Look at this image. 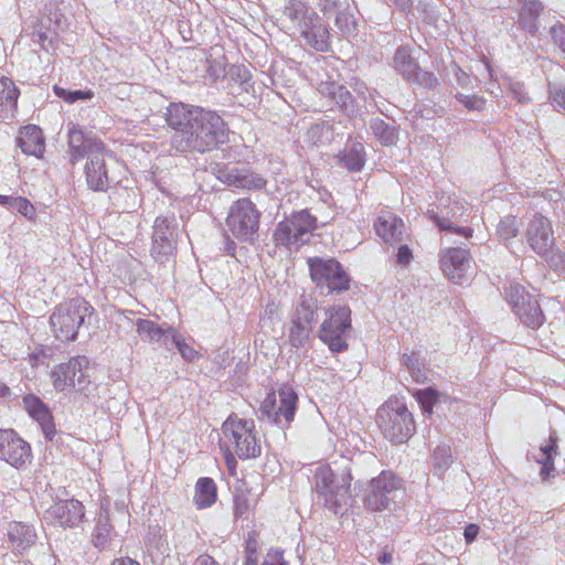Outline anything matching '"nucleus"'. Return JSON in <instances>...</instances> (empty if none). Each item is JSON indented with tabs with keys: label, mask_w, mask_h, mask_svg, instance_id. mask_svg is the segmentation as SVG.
Masks as SVG:
<instances>
[{
	"label": "nucleus",
	"mask_w": 565,
	"mask_h": 565,
	"mask_svg": "<svg viewBox=\"0 0 565 565\" xmlns=\"http://www.w3.org/2000/svg\"><path fill=\"white\" fill-rule=\"evenodd\" d=\"M195 114L191 130L173 135L171 145L177 151L205 152L228 141L230 128L217 113L202 108Z\"/></svg>",
	"instance_id": "nucleus-1"
},
{
	"label": "nucleus",
	"mask_w": 565,
	"mask_h": 565,
	"mask_svg": "<svg viewBox=\"0 0 565 565\" xmlns=\"http://www.w3.org/2000/svg\"><path fill=\"white\" fill-rule=\"evenodd\" d=\"M223 448L230 469L236 467L235 456L241 460L254 459L262 454V439L253 419L232 414L222 425Z\"/></svg>",
	"instance_id": "nucleus-2"
},
{
	"label": "nucleus",
	"mask_w": 565,
	"mask_h": 565,
	"mask_svg": "<svg viewBox=\"0 0 565 565\" xmlns=\"http://www.w3.org/2000/svg\"><path fill=\"white\" fill-rule=\"evenodd\" d=\"M282 15L300 33L308 45L319 52H328L330 47L328 26L319 15L309 10L301 0H288L282 9Z\"/></svg>",
	"instance_id": "nucleus-3"
},
{
	"label": "nucleus",
	"mask_w": 565,
	"mask_h": 565,
	"mask_svg": "<svg viewBox=\"0 0 565 565\" xmlns=\"http://www.w3.org/2000/svg\"><path fill=\"white\" fill-rule=\"evenodd\" d=\"M351 470L348 467L333 471L330 467H318L315 472V486L319 501L334 513L351 500Z\"/></svg>",
	"instance_id": "nucleus-4"
},
{
	"label": "nucleus",
	"mask_w": 565,
	"mask_h": 565,
	"mask_svg": "<svg viewBox=\"0 0 565 565\" xmlns=\"http://www.w3.org/2000/svg\"><path fill=\"white\" fill-rule=\"evenodd\" d=\"M376 423L383 436L395 444L407 441L415 430L412 413L398 398H390L377 409Z\"/></svg>",
	"instance_id": "nucleus-5"
},
{
	"label": "nucleus",
	"mask_w": 565,
	"mask_h": 565,
	"mask_svg": "<svg viewBox=\"0 0 565 565\" xmlns=\"http://www.w3.org/2000/svg\"><path fill=\"white\" fill-rule=\"evenodd\" d=\"M93 312L94 308L85 299L73 298L56 307L50 318L51 328L57 339L74 340L85 318Z\"/></svg>",
	"instance_id": "nucleus-6"
},
{
	"label": "nucleus",
	"mask_w": 565,
	"mask_h": 565,
	"mask_svg": "<svg viewBox=\"0 0 565 565\" xmlns=\"http://www.w3.org/2000/svg\"><path fill=\"white\" fill-rule=\"evenodd\" d=\"M351 329V309L344 305L324 309V318L318 331V338L333 353L348 350V334Z\"/></svg>",
	"instance_id": "nucleus-7"
},
{
	"label": "nucleus",
	"mask_w": 565,
	"mask_h": 565,
	"mask_svg": "<svg viewBox=\"0 0 565 565\" xmlns=\"http://www.w3.org/2000/svg\"><path fill=\"white\" fill-rule=\"evenodd\" d=\"M316 217L306 210L292 213L278 223L274 233L275 241L289 249L299 248L309 241L316 228Z\"/></svg>",
	"instance_id": "nucleus-8"
},
{
	"label": "nucleus",
	"mask_w": 565,
	"mask_h": 565,
	"mask_svg": "<svg viewBox=\"0 0 565 565\" xmlns=\"http://www.w3.org/2000/svg\"><path fill=\"white\" fill-rule=\"evenodd\" d=\"M399 479L392 472L383 471L373 478L366 490L364 504L372 511L392 510L402 498Z\"/></svg>",
	"instance_id": "nucleus-9"
},
{
	"label": "nucleus",
	"mask_w": 565,
	"mask_h": 565,
	"mask_svg": "<svg viewBox=\"0 0 565 565\" xmlns=\"http://www.w3.org/2000/svg\"><path fill=\"white\" fill-rule=\"evenodd\" d=\"M505 299L520 321L533 330L539 329L545 317L539 301L523 286L511 284L505 288Z\"/></svg>",
	"instance_id": "nucleus-10"
},
{
	"label": "nucleus",
	"mask_w": 565,
	"mask_h": 565,
	"mask_svg": "<svg viewBox=\"0 0 565 565\" xmlns=\"http://www.w3.org/2000/svg\"><path fill=\"white\" fill-rule=\"evenodd\" d=\"M260 213L249 199H239L230 209L227 226L239 241H252L259 228Z\"/></svg>",
	"instance_id": "nucleus-11"
},
{
	"label": "nucleus",
	"mask_w": 565,
	"mask_h": 565,
	"mask_svg": "<svg viewBox=\"0 0 565 565\" xmlns=\"http://www.w3.org/2000/svg\"><path fill=\"white\" fill-rule=\"evenodd\" d=\"M309 269L312 280L321 290L326 288L328 294H331L349 289L350 278L337 260L309 259Z\"/></svg>",
	"instance_id": "nucleus-12"
},
{
	"label": "nucleus",
	"mask_w": 565,
	"mask_h": 565,
	"mask_svg": "<svg viewBox=\"0 0 565 565\" xmlns=\"http://www.w3.org/2000/svg\"><path fill=\"white\" fill-rule=\"evenodd\" d=\"M298 396L288 386L281 387L278 393L269 394L260 406L262 415L267 417L280 428H287L294 420Z\"/></svg>",
	"instance_id": "nucleus-13"
},
{
	"label": "nucleus",
	"mask_w": 565,
	"mask_h": 565,
	"mask_svg": "<svg viewBox=\"0 0 565 565\" xmlns=\"http://www.w3.org/2000/svg\"><path fill=\"white\" fill-rule=\"evenodd\" d=\"M88 359L83 355L72 358L66 363H61L52 371L53 385L57 391L74 388L84 391L89 384L87 374Z\"/></svg>",
	"instance_id": "nucleus-14"
},
{
	"label": "nucleus",
	"mask_w": 565,
	"mask_h": 565,
	"mask_svg": "<svg viewBox=\"0 0 565 565\" xmlns=\"http://www.w3.org/2000/svg\"><path fill=\"white\" fill-rule=\"evenodd\" d=\"M439 263L443 273L457 285L468 282L475 274L473 258L467 249L448 247L439 253Z\"/></svg>",
	"instance_id": "nucleus-15"
},
{
	"label": "nucleus",
	"mask_w": 565,
	"mask_h": 565,
	"mask_svg": "<svg viewBox=\"0 0 565 565\" xmlns=\"http://www.w3.org/2000/svg\"><path fill=\"white\" fill-rule=\"evenodd\" d=\"M31 447L25 440L13 429H0V460L22 469L31 462Z\"/></svg>",
	"instance_id": "nucleus-16"
},
{
	"label": "nucleus",
	"mask_w": 565,
	"mask_h": 565,
	"mask_svg": "<svg viewBox=\"0 0 565 565\" xmlns=\"http://www.w3.org/2000/svg\"><path fill=\"white\" fill-rule=\"evenodd\" d=\"M177 246L175 221L159 216L154 221L152 234V257L163 263L171 256Z\"/></svg>",
	"instance_id": "nucleus-17"
},
{
	"label": "nucleus",
	"mask_w": 565,
	"mask_h": 565,
	"mask_svg": "<svg viewBox=\"0 0 565 565\" xmlns=\"http://www.w3.org/2000/svg\"><path fill=\"white\" fill-rule=\"evenodd\" d=\"M68 147L71 162L74 166L78 160L93 153L105 152V146L92 131H85L73 122L67 125Z\"/></svg>",
	"instance_id": "nucleus-18"
},
{
	"label": "nucleus",
	"mask_w": 565,
	"mask_h": 565,
	"mask_svg": "<svg viewBox=\"0 0 565 565\" xmlns=\"http://www.w3.org/2000/svg\"><path fill=\"white\" fill-rule=\"evenodd\" d=\"M85 516L83 503L75 499L60 500L51 505L44 513L46 521L56 523L63 527L77 526Z\"/></svg>",
	"instance_id": "nucleus-19"
},
{
	"label": "nucleus",
	"mask_w": 565,
	"mask_h": 565,
	"mask_svg": "<svg viewBox=\"0 0 565 565\" xmlns=\"http://www.w3.org/2000/svg\"><path fill=\"white\" fill-rule=\"evenodd\" d=\"M526 241L537 255H548L554 246L551 222L543 215H534L526 230Z\"/></svg>",
	"instance_id": "nucleus-20"
},
{
	"label": "nucleus",
	"mask_w": 565,
	"mask_h": 565,
	"mask_svg": "<svg viewBox=\"0 0 565 565\" xmlns=\"http://www.w3.org/2000/svg\"><path fill=\"white\" fill-rule=\"evenodd\" d=\"M374 228L384 243L394 246L409 238L408 227L404 221L391 212L379 215Z\"/></svg>",
	"instance_id": "nucleus-21"
},
{
	"label": "nucleus",
	"mask_w": 565,
	"mask_h": 565,
	"mask_svg": "<svg viewBox=\"0 0 565 565\" xmlns=\"http://www.w3.org/2000/svg\"><path fill=\"white\" fill-rule=\"evenodd\" d=\"M217 178L230 186L245 190H260L267 183L266 179L260 174L236 167L220 169Z\"/></svg>",
	"instance_id": "nucleus-22"
},
{
	"label": "nucleus",
	"mask_w": 565,
	"mask_h": 565,
	"mask_svg": "<svg viewBox=\"0 0 565 565\" xmlns=\"http://www.w3.org/2000/svg\"><path fill=\"white\" fill-rule=\"evenodd\" d=\"M109 501L104 499L100 503V509L95 520V525L92 532L90 542L94 547L98 550H107L110 547L116 532L114 526L110 524L109 515Z\"/></svg>",
	"instance_id": "nucleus-23"
},
{
	"label": "nucleus",
	"mask_w": 565,
	"mask_h": 565,
	"mask_svg": "<svg viewBox=\"0 0 565 565\" xmlns=\"http://www.w3.org/2000/svg\"><path fill=\"white\" fill-rule=\"evenodd\" d=\"M9 547L19 555H23L36 542V533L32 525L23 522H11L7 529Z\"/></svg>",
	"instance_id": "nucleus-24"
},
{
	"label": "nucleus",
	"mask_w": 565,
	"mask_h": 565,
	"mask_svg": "<svg viewBox=\"0 0 565 565\" xmlns=\"http://www.w3.org/2000/svg\"><path fill=\"white\" fill-rule=\"evenodd\" d=\"M202 107L191 106L183 103H172L167 107L166 121L169 127L174 129L175 134H185L191 130L194 122L195 110Z\"/></svg>",
	"instance_id": "nucleus-25"
},
{
	"label": "nucleus",
	"mask_w": 565,
	"mask_h": 565,
	"mask_svg": "<svg viewBox=\"0 0 565 565\" xmlns=\"http://www.w3.org/2000/svg\"><path fill=\"white\" fill-rule=\"evenodd\" d=\"M23 406L28 414L39 423L47 440H53L56 429L47 406L35 395L23 397Z\"/></svg>",
	"instance_id": "nucleus-26"
},
{
	"label": "nucleus",
	"mask_w": 565,
	"mask_h": 565,
	"mask_svg": "<svg viewBox=\"0 0 565 565\" xmlns=\"http://www.w3.org/2000/svg\"><path fill=\"white\" fill-rule=\"evenodd\" d=\"M465 211L463 205L459 201H455L447 207V211H441L439 215L434 209L427 210L428 217L436 223L440 231H450L466 238L472 236V228L465 226H457L450 221V218H457L462 215Z\"/></svg>",
	"instance_id": "nucleus-27"
},
{
	"label": "nucleus",
	"mask_w": 565,
	"mask_h": 565,
	"mask_svg": "<svg viewBox=\"0 0 565 565\" xmlns=\"http://www.w3.org/2000/svg\"><path fill=\"white\" fill-rule=\"evenodd\" d=\"M137 332L142 340L158 343L166 349L174 342V330L169 324H158L151 320L138 319L136 321Z\"/></svg>",
	"instance_id": "nucleus-28"
},
{
	"label": "nucleus",
	"mask_w": 565,
	"mask_h": 565,
	"mask_svg": "<svg viewBox=\"0 0 565 565\" xmlns=\"http://www.w3.org/2000/svg\"><path fill=\"white\" fill-rule=\"evenodd\" d=\"M104 154L105 152L90 154L85 166L86 182L93 191H106L109 185Z\"/></svg>",
	"instance_id": "nucleus-29"
},
{
	"label": "nucleus",
	"mask_w": 565,
	"mask_h": 565,
	"mask_svg": "<svg viewBox=\"0 0 565 565\" xmlns=\"http://www.w3.org/2000/svg\"><path fill=\"white\" fill-rule=\"evenodd\" d=\"M318 92L341 111L349 115L354 113L353 97L343 85L334 82H321Z\"/></svg>",
	"instance_id": "nucleus-30"
},
{
	"label": "nucleus",
	"mask_w": 565,
	"mask_h": 565,
	"mask_svg": "<svg viewBox=\"0 0 565 565\" xmlns=\"http://www.w3.org/2000/svg\"><path fill=\"white\" fill-rule=\"evenodd\" d=\"M17 143L28 156L41 158L44 152V137L38 126L29 125L20 129Z\"/></svg>",
	"instance_id": "nucleus-31"
},
{
	"label": "nucleus",
	"mask_w": 565,
	"mask_h": 565,
	"mask_svg": "<svg viewBox=\"0 0 565 565\" xmlns=\"http://www.w3.org/2000/svg\"><path fill=\"white\" fill-rule=\"evenodd\" d=\"M542 10L543 6L539 0H523L518 23L530 34H535L539 30L537 19Z\"/></svg>",
	"instance_id": "nucleus-32"
},
{
	"label": "nucleus",
	"mask_w": 565,
	"mask_h": 565,
	"mask_svg": "<svg viewBox=\"0 0 565 565\" xmlns=\"http://www.w3.org/2000/svg\"><path fill=\"white\" fill-rule=\"evenodd\" d=\"M19 90L7 77L0 78V118H7L17 108Z\"/></svg>",
	"instance_id": "nucleus-33"
},
{
	"label": "nucleus",
	"mask_w": 565,
	"mask_h": 565,
	"mask_svg": "<svg viewBox=\"0 0 565 565\" xmlns=\"http://www.w3.org/2000/svg\"><path fill=\"white\" fill-rule=\"evenodd\" d=\"M217 498L216 484L212 478H199L193 501L199 509L210 508Z\"/></svg>",
	"instance_id": "nucleus-34"
},
{
	"label": "nucleus",
	"mask_w": 565,
	"mask_h": 565,
	"mask_svg": "<svg viewBox=\"0 0 565 565\" xmlns=\"http://www.w3.org/2000/svg\"><path fill=\"white\" fill-rule=\"evenodd\" d=\"M393 65L395 71L405 81H411V78L414 77V73L419 67L416 60L412 57L409 50L405 46H401L396 50L393 57Z\"/></svg>",
	"instance_id": "nucleus-35"
},
{
	"label": "nucleus",
	"mask_w": 565,
	"mask_h": 565,
	"mask_svg": "<svg viewBox=\"0 0 565 565\" xmlns=\"http://www.w3.org/2000/svg\"><path fill=\"white\" fill-rule=\"evenodd\" d=\"M557 438L554 434L550 435L548 444L540 447V456L536 461L542 466L540 475L543 479L547 478L554 471V457L557 455Z\"/></svg>",
	"instance_id": "nucleus-36"
},
{
	"label": "nucleus",
	"mask_w": 565,
	"mask_h": 565,
	"mask_svg": "<svg viewBox=\"0 0 565 565\" xmlns=\"http://www.w3.org/2000/svg\"><path fill=\"white\" fill-rule=\"evenodd\" d=\"M370 129L374 137L384 146H391L398 139L396 127L385 122L380 117H375L370 120Z\"/></svg>",
	"instance_id": "nucleus-37"
},
{
	"label": "nucleus",
	"mask_w": 565,
	"mask_h": 565,
	"mask_svg": "<svg viewBox=\"0 0 565 565\" xmlns=\"http://www.w3.org/2000/svg\"><path fill=\"white\" fill-rule=\"evenodd\" d=\"M402 364L407 369L415 382L424 383L427 380L425 360L419 352L404 353L402 355Z\"/></svg>",
	"instance_id": "nucleus-38"
},
{
	"label": "nucleus",
	"mask_w": 565,
	"mask_h": 565,
	"mask_svg": "<svg viewBox=\"0 0 565 565\" xmlns=\"http://www.w3.org/2000/svg\"><path fill=\"white\" fill-rule=\"evenodd\" d=\"M318 309L317 300L311 297L303 296L297 306L292 318L312 329V326L316 322V313Z\"/></svg>",
	"instance_id": "nucleus-39"
},
{
	"label": "nucleus",
	"mask_w": 565,
	"mask_h": 565,
	"mask_svg": "<svg viewBox=\"0 0 565 565\" xmlns=\"http://www.w3.org/2000/svg\"><path fill=\"white\" fill-rule=\"evenodd\" d=\"M452 463L451 449L447 445L437 446L431 455L433 472L441 476Z\"/></svg>",
	"instance_id": "nucleus-40"
},
{
	"label": "nucleus",
	"mask_w": 565,
	"mask_h": 565,
	"mask_svg": "<svg viewBox=\"0 0 565 565\" xmlns=\"http://www.w3.org/2000/svg\"><path fill=\"white\" fill-rule=\"evenodd\" d=\"M340 162L351 172L360 171L365 163L363 146L361 143L354 145L352 149L341 157Z\"/></svg>",
	"instance_id": "nucleus-41"
},
{
	"label": "nucleus",
	"mask_w": 565,
	"mask_h": 565,
	"mask_svg": "<svg viewBox=\"0 0 565 565\" xmlns=\"http://www.w3.org/2000/svg\"><path fill=\"white\" fill-rule=\"evenodd\" d=\"M311 331L312 329H310V327H307L292 318L288 335L290 344L295 348L303 347L309 340Z\"/></svg>",
	"instance_id": "nucleus-42"
},
{
	"label": "nucleus",
	"mask_w": 565,
	"mask_h": 565,
	"mask_svg": "<svg viewBox=\"0 0 565 565\" xmlns=\"http://www.w3.org/2000/svg\"><path fill=\"white\" fill-rule=\"evenodd\" d=\"M519 233V225L515 216L507 215L497 225V235L503 241L514 238Z\"/></svg>",
	"instance_id": "nucleus-43"
},
{
	"label": "nucleus",
	"mask_w": 565,
	"mask_h": 565,
	"mask_svg": "<svg viewBox=\"0 0 565 565\" xmlns=\"http://www.w3.org/2000/svg\"><path fill=\"white\" fill-rule=\"evenodd\" d=\"M53 92L58 98L65 100L68 104H73L81 99H90L93 97V93L90 90H71L58 85L53 86Z\"/></svg>",
	"instance_id": "nucleus-44"
},
{
	"label": "nucleus",
	"mask_w": 565,
	"mask_h": 565,
	"mask_svg": "<svg viewBox=\"0 0 565 565\" xmlns=\"http://www.w3.org/2000/svg\"><path fill=\"white\" fill-rule=\"evenodd\" d=\"M409 82L416 83L425 89H433L439 85V81L434 73L424 71L420 67L417 68Z\"/></svg>",
	"instance_id": "nucleus-45"
},
{
	"label": "nucleus",
	"mask_w": 565,
	"mask_h": 565,
	"mask_svg": "<svg viewBox=\"0 0 565 565\" xmlns=\"http://www.w3.org/2000/svg\"><path fill=\"white\" fill-rule=\"evenodd\" d=\"M550 100L557 111H565V86L550 84Z\"/></svg>",
	"instance_id": "nucleus-46"
},
{
	"label": "nucleus",
	"mask_w": 565,
	"mask_h": 565,
	"mask_svg": "<svg viewBox=\"0 0 565 565\" xmlns=\"http://www.w3.org/2000/svg\"><path fill=\"white\" fill-rule=\"evenodd\" d=\"M550 267L565 276V255L558 250H554L553 247L550 249L548 255H542Z\"/></svg>",
	"instance_id": "nucleus-47"
},
{
	"label": "nucleus",
	"mask_w": 565,
	"mask_h": 565,
	"mask_svg": "<svg viewBox=\"0 0 565 565\" xmlns=\"http://www.w3.org/2000/svg\"><path fill=\"white\" fill-rule=\"evenodd\" d=\"M456 99L462 104L468 110H482L484 106V98L477 95H467L462 93L456 94Z\"/></svg>",
	"instance_id": "nucleus-48"
},
{
	"label": "nucleus",
	"mask_w": 565,
	"mask_h": 565,
	"mask_svg": "<svg viewBox=\"0 0 565 565\" xmlns=\"http://www.w3.org/2000/svg\"><path fill=\"white\" fill-rule=\"evenodd\" d=\"M231 77L243 85L244 90H248V88L252 86L250 79L252 75L249 70L245 65H236L233 66L231 70Z\"/></svg>",
	"instance_id": "nucleus-49"
},
{
	"label": "nucleus",
	"mask_w": 565,
	"mask_h": 565,
	"mask_svg": "<svg viewBox=\"0 0 565 565\" xmlns=\"http://www.w3.org/2000/svg\"><path fill=\"white\" fill-rule=\"evenodd\" d=\"M11 210H17L21 215H23L28 220H33L35 217L34 206L28 199L22 196L14 198Z\"/></svg>",
	"instance_id": "nucleus-50"
},
{
	"label": "nucleus",
	"mask_w": 565,
	"mask_h": 565,
	"mask_svg": "<svg viewBox=\"0 0 565 565\" xmlns=\"http://www.w3.org/2000/svg\"><path fill=\"white\" fill-rule=\"evenodd\" d=\"M174 348L180 352V354L185 361H193L198 356V352L192 347L186 344L182 339H180L175 333L174 342L170 344L169 350H172Z\"/></svg>",
	"instance_id": "nucleus-51"
},
{
	"label": "nucleus",
	"mask_w": 565,
	"mask_h": 565,
	"mask_svg": "<svg viewBox=\"0 0 565 565\" xmlns=\"http://www.w3.org/2000/svg\"><path fill=\"white\" fill-rule=\"evenodd\" d=\"M553 43L565 53V23L557 22L550 29Z\"/></svg>",
	"instance_id": "nucleus-52"
},
{
	"label": "nucleus",
	"mask_w": 565,
	"mask_h": 565,
	"mask_svg": "<svg viewBox=\"0 0 565 565\" xmlns=\"http://www.w3.org/2000/svg\"><path fill=\"white\" fill-rule=\"evenodd\" d=\"M509 92L514 99L520 104H526L530 102V97L525 92L523 83L520 82H510L509 83Z\"/></svg>",
	"instance_id": "nucleus-53"
},
{
	"label": "nucleus",
	"mask_w": 565,
	"mask_h": 565,
	"mask_svg": "<svg viewBox=\"0 0 565 565\" xmlns=\"http://www.w3.org/2000/svg\"><path fill=\"white\" fill-rule=\"evenodd\" d=\"M249 500L245 494H237L234 499V515L236 519L243 518L249 511Z\"/></svg>",
	"instance_id": "nucleus-54"
},
{
	"label": "nucleus",
	"mask_w": 565,
	"mask_h": 565,
	"mask_svg": "<svg viewBox=\"0 0 565 565\" xmlns=\"http://www.w3.org/2000/svg\"><path fill=\"white\" fill-rule=\"evenodd\" d=\"M397 252L395 254L396 264L401 266H406L413 259V250L408 247V245L403 242L398 244Z\"/></svg>",
	"instance_id": "nucleus-55"
},
{
	"label": "nucleus",
	"mask_w": 565,
	"mask_h": 565,
	"mask_svg": "<svg viewBox=\"0 0 565 565\" xmlns=\"http://www.w3.org/2000/svg\"><path fill=\"white\" fill-rule=\"evenodd\" d=\"M262 565H287V563L284 559L282 551L270 550Z\"/></svg>",
	"instance_id": "nucleus-56"
},
{
	"label": "nucleus",
	"mask_w": 565,
	"mask_h": 565,
	"mask_svg": "<svg viewBox=\"0 0 565 565\" xmlns=\"http://www.w3.org/2000/svg\"><path fill=\"white\" fill-rule=\"evenodd\" d=\"M418 399L424 406H431L437 401V393L433 388L419 391Z\"/></svg>",
	"instance_id": "nucleus-57"
},
{
	"label": "nucleus",
	"mask_w": 565,
	"mask_h": 565,
	"mask_svg": "<svg viewBox=\"0 0 565 565\" xmlns=\"http://www.w3.org/2000/svg\"><path fill=\"white\" fill-rule=\"evenodd\" d=\"M454 76L456 77L457 84L463 88L468 87L471 83V78H470L469 74L463 72L457 65H454Z\"/></svg>",
	"instance_id": "nucleus-58"
},
{
	"label": "nucleus",
	"mask_w": 565,
	"mask_h": 565,
	"mask_svg": "<svg viewBox=\"0 0 565 565\" xmlns=\"http://www.w3.org/2000/svg\"><path fill=\"white\" fill-rule=\"evenodd\" d=\"M32 40L34 43L40 44L44 50H47L46 42L51 44L46 32L42 31L41 29L33 31Z\"/></svg>",
	"instance_id": "nucleus-59"
},
{
	"label": "nucleus",
	"mask_w": 565,
	"mask_h": 565,
	"mask_svg": "<svg viewBox=\"0 0 565 565\" xmlns=\"http://www.w3.org/2000/svg\"><path fill=\"white\" fill-rule=\"evenodd\" d=\"M246 559H257L256 552H257V542L255 539L252 537V535L248 536L246 541Z\"/></svg>",
	"instance_id": "nucleus-60"
},
{
	"label": "nucleus",
	"mask_w": 565,
	"mask_h": 565,
	"mask_svg": "<svg viewBox=\"0 0 565 565\" xmlns=\"http://www.w3.org/2000/svg\"><path fill=\"white\" fill-rule=\"evenodd\" d=\"M479 533V526L477 524H469L466 526L463 535L466 542L469 544L473 542Z\"/></svg>",
	"instance_id": "nucleus-61"
},
{
	"label": "nucleus",
	"mask_w": 565,
	"mask_h": 565,
	"mask_svg": "<svg viewBox=\"0 0 565 565\" xmlns=\"http://www.w3.org/2000/svg\"><path fill=\"white\" fill-rule=\"evenodd\" d=\"M338 0H319L320 10L324 15L332 14Z\"/></svg>",
	"instance_id": "nucleus-62"
},
{
	"label": "nucleus",
	"mask_w": 565,
	"mask_h": 565,
	"mask_svg": "<svg viewBox=\"0 0 565 565\" xmlns=\"http://www.w3.org/2000/svg\"><path fill=\"white\" fill-rule=\"evenodd\" d=\"M192 565H217V563L207 554L200 555Z\"/></svg>",
	"instance_id": "nucleus-63"
},
{
	"label": "nucleus",
	"mask_w": 565,
	"mask_h": 565,
	"mask_svg": "<svg viewBox=\"0 0 565 565\" xmlns=\"http://www.w3.org/2000/svg\"><path fill=\"white\" fill-rule=\"evenodd\" d=\"M110 565H140V564L130 557H120V558L114 559Z\"/></svg>",
	"instance_id": "nucleus-64"
}]
</instances>
